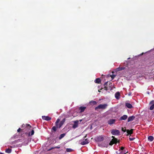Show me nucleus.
Listing matches in <instances>:
<instances>
[{"instance_id":"nucleus-35","label":"nucleus","mask_w":154,"mask_h":154,"mask_svg":"<svg viewBox=\"0 0 154 154\" xmlns=\"http://www.w3.org/2000/svg\"><path fill=\"white\" fill-rule=\"evenodd\" d=\"M20 130L21 129L20 128H19V129L17 130V131L18 132H19Z\"/></svg>"},{"instance_id":"nucleus-27","label":"nucleus","mask_w":154,"mask_h":154,"mask_svg":"<svg viewBox=\"0 0 154 154\" xmlns=\"http://www.w3.org/2000/svg\"><path fill=\"white\" fill-rule=\"evenodd\" d=\"M116 75H110V76L111 77V78L112 79V80L114 78L116 77Z\"/></svg>"},{"instance_id":"nucleus-46","label":"nucleus","mask_w":154,"mask_h":154,"mask_svg":"<svg viewBox=\"0 0 154 154\" xmlns=\"http://www.w3.org/2000/svg\"><path fill=\"white\" fill-rule=\"evenodd\" d=\"M117 154H119H119H118V153Z\"/></svg>"},{"instance_id":"nucleus-36","label":"nucleus","mask_w":154,"mask_h":154,"mask_svg":"<svg viewBox=\"0 0 154 154\" xmlns=\"http://www.w3.org/2000/svg\"><path fill=\"white\" fill-rule=\"evenodd\" d=\"M60 146H57V147H54L55 148H57V149H59L60 148Z\"/></svg>"},{"instance_id":"nucleus-18","label":"nucleus","mask_w":154,"mask_h":154,"mask_svg":"<svg viewBox=\"0 0 154 154\" xmlns=\"http://www.w3.org/2000/svg\"><path fill=\"white\" fill-rule=\"evenodd\" d=\"M65 118H64L60 122V123L59 124V125H63L64 122H65Z\"/></svg>"},{"instance_id":"nucleus-30","label":"nucleus","mask_w":154,"mask_h":154,"mask_svg":"<svg viewBox=\"0 0 154 154\" xmlns=\"http://www.w3.org/2000/svg\"><path fill=\"white\" fill-rule=\"evenodd\" d=\"M124 149V147H122L121 148L119 149V150L120 151V150H123Z\"/></svg>"},{"instance_id":"nucleus-40","label":"nucleus","mask_w":154,"mask_h":154,"mask_svg":"<svg viewBox=\"0 0 154 154\" xmlns=\"http://www.w3.org/2000/svg\"><path fill=\"white\" fill-rule=\"evenodd\" d=\"M130 59V57L128 58V60H129V59Z\"/></svg>"},{"instance_id":"nucleus-44","label":"nucleus","mask_w":154,"mask_h":154,"mask_svg":"<svg viewBox=\"0 0 154 154\" xmlns=\"http://www.w3.org/2000/svg\"><path fill=\"white\" fill-rule=\"evenodd\" d=\"M112 73H114V72H112Z\"/></svg>"},{"instance_id":"nucleus-4","label":"nucleus","mask_w":154,"mask_h":154,"mask_svg":"<svg viewBox=\"0 0 154 154\" xmlns=\"http://www.w3.org/2000/svg\"><path fill=\"white\" fill-rule=\"evenodd\" d=\"M108 106L107 104H100L97 106L95 108V109L96 110L98 109H106Z\"/></svg>"},{"instance_id":"nucleus-31","label":"nucleus","mask_w":154,"mask_h":154,"mask_svg":"<svg viewBox=\"0 0 154 154\" xmlns=\"http://www.w3.org/2000/svg\"><path fill=\"white\" fill-rule=\"evenodd\" d=\"M120 68H121V69H120L121 70H124L125 69V67H122Z\"/></svg>"},{"instance_id":"nucleus-8","label":"nucleus","mask_w":154,"mask_h":154,"mask_svg":"<svg viewBox=\"0 0 154 154\" xmlns=\"http://www.w3.org/2000/svg\"><path fill=\"white\" fill-rule=\"evenodd\" d=\"M119 140H117L116 139H112L109 143V145L112 146L114 144H116L117 143H119Z\"/></svg>"},{"instance_id":"nucleus-33","label":"nucleus","mask_w":154,"mask_h":154,"mask_svg":"<svg viewBox=\"0 0 154 154\" xmlns=\"http://www.w3.org/2000/svg\"><path fill=\"white\" fill-rule=\"evenodd\" d=\"M121 69V68L120 67H119L118 68H117V70L118 71H120V70H120V69Z\"/></svg>"},{"instance_id":"nucleus-16","label":"nucleus","mask_w":154,"mask_h":154,"mask_svg":"<svg viewBox=\"0 0 154 154\" xmlns=\"http://www.w3.org/2000/svg\"><path fill=\"white\" fill-rule=\"evenodd\" d=\"M125 106L129 109H131L133 107L132 105L128 103H125Z\"/></svg>"},{"instance_id":"nucleus-34","label":"nucleus","mask_w":154,"mask_h":154,"mask_svg":"<svg viewBox=\"0 0 154 154\" xmlns=\"http://www.w3.org/2000/svg\"><path fill=\"white\" fill-rule=\"evenodd\" d=\"M112 138H113L112 139H116V140H118V139L116 138H115V137L113 136H112Z\"/></svg>"},{"instance_id":"nucleus-41","label":"nucleus","mask_w":154,"mask_h":154,"mask_svg":"<svg viewBox=\"0 0 154 154\" xmlns=\"http://www.w3.org/2000/svg\"><path fill=\"white\" fill-rule=\"evenodd\" d=\"M129 94V96H130V95H131V94Z\"/></svg>"},{"instance_id":"nucleus-13","label":"nucleus","mask_w":154,"mask_h":154,"mask_svg":"<svg viewBox=\"0 0 154 154\" xmlns=\"http://www.w3.org/2000/svg\"><path fill=\"white\" fill-rule=\"evenodd\" d=\"M115 121L114 119H110L108 121V122L109 124L111 125L114 123Z\"/></svg>"},{"instance_id":"nucleus-39","label":"nucleus","mask_w":154,"mask_h":154,"mask_svg":"<svg viewBox=\"0 0 154 154\" xmlns=\"http://www.w3.org/2000/svg\"><path fill=\"white\" fill-rule=\"evenodd\" d=\"M26 125H30V124H26Z\"/></svg>"},{"instance_id":"nucleus-42","label":"nucleus","mask_w":154,"mask_h":154,"mask_svg":"<svg viewBox=\"0 0 154 154\" xmlns=\"http://www.w3.org/2000/svg\"><path fill=\"white\" fill-rule=\"evenodd\" d=\"M104 147H107V146H104Z\"/></svg>"},{"instance_id":"nucleus-22","label":"nucleus","mask_w":154,"mask_h":154,"mask_svg":"<svg viewBox=\"0 0 154 154\" xmlns=\"http://www.w3.org/2000/svg\"><path fill=\"white\" fill-rule=\"evenodd\" d=\"M11 152V149L9 148H8L6 149L5 150V152L8 153H10Z\"/></svg>"},{"instance_id":"nucleus-15","label":"nucleus","mask_w":154,"mask_h":154,"mask_svg":"<svg viewBox=\"0 0 154 154\" xmlns=\"http://www.w3.org/2000/svg\"><path fill=\"white\" fill-rule=\"evenodd\" d=\"M128 118V116L126 115H124L120 117V119L121 120H125Z\"/></svg>"},{"instance_id":"nucleus-38","label":"nucleus","mask_w":154,"mask_h":154,"mask_svg":"<svg viewBox=\"0 0 154 154\" xmlns=\"http://www.w3.org/2000/svg\"><path fill=\"white\" fill-rule=\"evenodd\" d=\"M120 154H126V153H124L123 154V152H121L120 153Z\"/></svg>"},{"instance_id":"nucleus-26","label":"nucleus","mask_w":154,"mask_h":154,"mask_svg":"<svg viewBox=\"0 0 154 154\" xmlns=\"http://www.w3.org/2000/svg\"><path fill=\"white\" fill-rule=\"evenodd\" d=\"M60 121V119H57L55 122V125H58V124L59 123Z\"/></svg>"},{"instance_id":"nucleus-9","label":"nucleus","mask_w":154,"mask_h":154,"mask_svg":"<svg viewBox=\"0 0 154 154\" xmlns=\"http://www.w3.org/2000/svg\"><path fill=\"white\" fill-rule=\"evenodd\" d=\"M42 119L47 121H48L51 120V118L48 116H42Z\"/></svg>"},{"instance_id":"nucleus-2","label":"nucleus","mask_w":154,"mask_h":154,"mask_svg":"<svg viewBox=\"0 0 154 154\" xmlns=\"http://www.w3.org/2000/svg\"><path fill=\"white\" fill-rule=\"evenodd\" d=\"M87 137V135L84 137L83 139L81 140H80V144L82 145H84L88 143L89 142V140L87 139L86 138Z\"/></svg>"},{"instance_id":"nucleus-14","label":"nucleus","mask_w":154,"mask_h":154,"mask_svg":"<svg viewBox=\"0 0 154 154\" xmlns=\"http://www.w3.org/2000/svg\"><path fill=\"white\" fill-rule=\"evenodd\" d=\"M135 117L134 116H131L129 117L128 119V121L129 122L133 121L135 118Z\"/></svg>"},{"instance_id":"nucleus-45","label":"nucleus","mask_w":154,"mask_h":154,"mask_svg":"<svg viewBox=\"0 0 154 154\" xmlns=\"http://www.w3.org/2000/svg\"><path fill=\"white\" fill-rule=\"evenodd\" d=\"M92 126H91V128Z\"/></svg>"},{"instance_id":"nucleus-28","label":"nucleus","mask_w":154,"mask_h":154,"mask_svg":"<svg viewBox=\"0 0 154 154\" xmlns=\"http://www.w3.org/2000/svg\"><path fill=\"white\" fill-rule=\"evenodd\" d=\"M69 126H68V125L66 126V127L64 128V130L66 131V129L67 128H68V129H69ZM69 129L68 130V131H69Z\"/></svg>"},{"instance_id":"nucleus-29","label":"nucleus","mask_w":154,"mask_h":154,"mask_svg":"<svg viewBox=\"0 0 154 154\" xmlns=\"http://www.w3.org/2000/svg\"><path fill=\"white\" fill-rule=\"evenodd\" d=\"M135 139V138L133 137V138H131V137H129V139L130 141H133Z\"/></svg>"},{"instance_id":"nucleus-3","label":"nucleus","mask_w":154,"mask_h":154,"mask_svg":"<svg viewBox=\"0 0 154 154\" xmlns=\"http://www.w3.org/2000/svg\"><path fill=\"white\" fill-rule=\"evenodd\" d=\"M122 130L124 132H125L126 131L127 134L126 135L129 136H130L133 133V129H132L129 130L128 129L127 130L125 128H122Z\"/></svg>"},{"instance_id":"nucleus-11","label":"nucleus","mask_w":154,"mask_h":154,"mask_svg":"<svg viewBox=\"0 0 154 154\" xmlns=\"http://www.w3.org/2000/svg\"><path fill=\"white\" fill-rule=\"evenodd\" d=\"M149 104L152 105L149 108V109L150 110H153L154 108V100H152L150 102Z\"/></svg>"},{"instance_id":"nucleus-24","label":"nucleus","mask_w":154,"mask_h":154,"mask_svg":"<svg viewBox=\"0 0 154 154\" xmlns=\"http://www.w3.org/2000/svg\"><path fill=\"white\" fill-rule=\"evenodd\" d=\"M79 121L78 120H76L74 121V124L73 125H77L78 124Z\"/></svg>"},{"instance_id":"nucleus-23","label":"nucleus","mask_w":154,"mask_h":154,"mask_svg":"<svg viewBox=\"0 0 154 154\" xmlns=\"http://www.w3.org/2000/svg\"><path fill=\"white\" fill-rule=\"evenodd\" d=\"M90 103H92L93 105H96L97 104V102L96 101L91 100L90 102Z\"/></svg>"},{"instance_id":"nucleus-12","label":"nucleus","mask_w":154,"mask_h":154,"mask_svg":"<svg viewBox=\"0 0 154 154\" xmlns=\"http://www.w3.org/2000/svg\"><path fill=\"white\" fill-rule=\"evenodd\" d=\"M115 98L117 100H118L120 98V94L119 92H117L115 94Z\"/></svg>"},{"instance_id":"nucleus-25","label":"nucleus","mask_w":154,"mask_h":154,"mask_svg":"<svg viewBox=\"0 0 154 154\" xmlns=\"http://www.w3.org/2000/svg\"><path fill=\"white\" fill-rule=\"evenodd\" d=\"M72 151V150L70 148H67L66 149V151L67 152H71Z\"/></svg>"},{"instance_id":"nucleus-37","label":"nucleus","mask_w":154,"mask_h":154,"mask_svg":"<svg viewBox=\"0 0 154 154\" xmlns=\"http://www.w3.org/2000/svg\"><path fill=\"white\" fill-rule=\"evenodd\" d=\"M54 148H53V147H52V148H51L50 149H49V150H51V149H53Z\"/></svg>"},{"instance_id":"nucleus-6","label":"nucleus","mask_w":154,"mask_h":154,"mask_svg":"<svg viewBox=\"0 0 154 154\" xmlns=\"http://www.w3.org/2000/svg\"><path fill=\"white\" fill-rule=\"evenodd\" d=\"M111 133L114 135H119L120 134L119 130L116 129H112L111 131Z\"/></svg>"},{"instance_id":"nucleus-7","label":"nucleus","mask_w":154,"mask_h":154,"mask_svg":"<svg viewBox=\"0 0 154 154\" xmlns=\"http://www.w3.org/2000/svg\"><path fill=\"white\" fill-rule=\"evenodd\" d=\"M57 127L55 126H53L51 129V136L52 137H54V133H55L57 130Z\"/></svg>"},{"instance_id":"nucleus-10","label":"nucleus","mask_w":154,"mask_h":154,"mask_svg":"<svg viewBox=\"0 0 154 154\" xmlns=\"http://www.w3.org/2000/svg\"><path fill=\"white\" fill-rule=\"evenodd\" d=\"M86 107L84 106H80L79 108V112L82 113L84 111L85 109H86Z\"/></svg>"},{"instance_id":"nucleus-17","label":"nucleus","mask_w":154,"mask_h":154,"mask_svg":"<svg viewBox=\"0 0 154 154\" xmlns=\"http://www.w3.org/2000/svg\"><path fill=\"white\" fill-rule=\"evenodd\" d=\"M94 82L96 83L99 84L101 82V80L100 78H98L94 80Z\"/></svg>"},{"instance_id":"nucleus-32","label":"nucleus","mask_w":154,"mask_h":154,"mask_svg":"<svg viewBox=\"0 0 154 154\" xmlns=\"http://www.w3.org/2000/svg\"><path fill=\"white\" fill-rule=\"evenodd\" d=\"M78 126H72V128H75L77 127Z\"/></svg>"},{"instance_id":"nucleus-5","label":"nucleus","mask_w":154,"mask_h":154,"mask_svg":"<svg viewBox=\"0 0 154 154\" xmlns=\"http://www.w3.org/2000/svg\"><path fill=\"white\" fill-rule=\"evenodd\" d=\"M95 140L97 142H101L104 140V136L103 135L97 136L95 138Z\"/></svg>"},{"instance_id":"nucleus-1","label":"nucleus","mask_w":154,"mask_h":154,"mask_svg":"<svg viewBox=\"0 0 154 154\" xmlns=\"http://www.w3.org/2000/svg\"><path fill=\"white\" fill-rule=\"evenodd\" d=\"M104 89L106 90L112 89L111 88L112 84L110 82H105L104 84Z\"/></svg>"},{"instance_id":"nucleus-43","label":"nucleus","mask_w":154,"mask_h":154,"mask_svg":"<svg viewBox=\"0 0 154 154\" xmlns=\"http://www.w3.org/2000/svg\"><path fill=\"white\" fill-rule=\"evenodd\" d=\"M61 126V125L60 126L59 128H60Z\"/></svg>"},{"instance_id":"nucleus-21","label":"nucleus","mask_w":154,"mask_h":154,"mask_svg":"<svg viewBox=\"0 0 154 154\" xmlns=\"http://www.w3.org/2000/svg\"><path fill=\"white\" fill-rule=\"evenodd\" d=\"M34 131L33 130H32L31 132H29V133L28 135L29 136H32V135H33V134H34Z\"/></svg>"},{"instance_id":"nucleus-20","label":"nucleus","mask_w":154,"mask_h":154,"mask_svg":"<svg viewBox=\"0 0 154 154\" xmlns=\"http://www.w3.org/2000/svg\"><path fill=\"white\" fill-rule=\"evenodd\" d=\"M66 134L63 133V134H61L60 137H59V140L61 139Z\"/></svg>"},{"instance_id":"nucleus-19","label":"nucleus","mask_w":154,"mask_h":154,"mask_svg":"<svg viewBox=\"0 0 154 154\" xmlns=\"http://www.w3.org/2000/svg\"><path fill=\"white\" fill-rule=\"evenodd\" d=\"M154 139V137L152 136H149L148 137V140L149 141H152Z\"/></svg>"}]
</instances>
